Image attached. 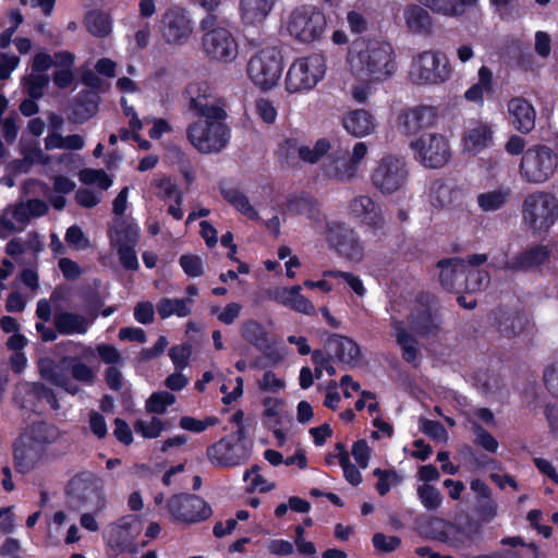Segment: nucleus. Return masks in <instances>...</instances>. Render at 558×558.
<instances>
[{"label": "nucleus", "mask_w": 558, "mask_h": 558, "mask_svg": "<svg viewBox=\"0 0 558 558\" xmlns=\"http://www.w3.org/2000/svg\"><path fill=\"white\" fill-rule=\"evenodd\" d=\"M331 149L330 141L323 137L317 140L313 146L301 145L299 158L304 162L317 163Z\"/></svg>", "instance_id": "obj_45"}, {"label": "nucleus", "mask_w": 558, "mask_h": 558, "mask_svg": "<svg viewBox=\"0 0 558 558\" xmlns=\"http://www.w3.org/2000/svg\"><path fill=\"white\" fill-rule=\"evenodd\" d=\"M478 81L468 88L464 97L468 101L483 105L484 94L493 90V72L487 66L483 65L478 69Z\"/></svg>", "instance_id": "obj_39"}, {"label": "nucleus", "mask_w": 558, "mask_h": 558, "mask_svg": "<svg viewBox=\"0 0 558 558\" xmlns=\"http://www.w3.org/2000/svg\"><path fill=\"white\" fill-rule=\"evenodd\" d=\"M326 238L342 256L354 262L362 259L363 245L357 233L347 223L337 220L328 221Z\"/></svg>", "instance_id": "obj_17"}, {"label": "nucleus", "mask_w": 558, "mask_h": 558, "mask_svg": "<svg viewBox=\"0 0 558 558\" xmlns=\"http://www.w3.org/2000/svg\"><path fill=\"white\" fill-rule=\"evenodd\" d=\"M459 197V192L451 185L434 182L429 189V202L438 209L449 208Z\"/></svg>", "instance_id": "obj_41"}, {"label": "nucleus", "mask_w": 558, "mask_h": 558, "mask_svg": "<svg viewBox=\"0 0 558 558\" xmlns=\"http://www.w3.org/2000/svg\"><path fill=\"white\" fill-rule=\"evenodd\" d=\"M347 209L350 217L361 220L375 234L386 227V218L381 206L369 195L354 196L349 201Z\"/></svg>", "instance_id": "obj_19"}, {"label": "nucleus", "mask_w": 558, "mask_h": 558, "mask_svg": "<svg viewBox=\"0 0 558 558\" xmlns=\"http://www.w3.org/2000/svg\"><path fill=\"white\" fill-rule=\"evenodd\" d=\"M287 211L293 216H305L313 223H319L323 215L318 204L307 195H294L288 198Z\"/></svg>", "instance_id": "obj_31"}, {"label": "nucleus", "mask_w": 558, "mask_h": 558, "mask_svg": "<svg viewBox=\"0 0 558 558\" xmlns=\"http://www.w3.org/2000/svg\"><path fill=\"white\" fill-rule=\"evenodd\" d=\"M558 154L549 146L536 144L522 155L519 173L530 184H543L556 172Z\"/></svg>", "instance_id": "obj_6"}, {"label": "nucleus", "mask_w": 558, "mask_h": 558, "mask_svg": "<svg viewBox=\"0 0 558 558\" xmlns=\"http://www.w3.org/2000/svg\"><path fill=\"white\" fill-rule=\"evenodd\" d=\"M31 217L24 204L8 208L0 218V236L5 238L15 231H22L28 223Z\"/></svg>", "instance_id": "obj_32"}, {"label": "nucleus", "mask_w": 558, "mask_h": 558, "mask_svg": "<svg viewBox=\"0 0 558 558\" xmlns=\"http://www.w3.org/2000/svg\"><path fill=\"white\" fill-rule=\"evenodd\" d=\"M81 182L84 184H97L101 190H108L112 181L107 173L99 169H84L78 174Z\"/></svg>", "instance_id": "obj_57"}, {"label": "nucleus", "mask_w": 558, "mask_h": 558, "mask_svg": "<svg viewBox=\"0 0 558 558\" xmlns=\"http://www.w3.org/2000/svg\"><path fill=\"white\" fill-rule=\"evenodd\" d=\"M350 73L361 83H381L397 70L396 56L389 43L380 40H354L348 51Z\"/></svg>", "instance_id": "obj_1"}, {"label": "nucleus", "mask_w": 558, "mask_h": 558, "mask_svg": "<svg viewBox=\"0 0 558 558\" xmlns=\"http://www.w3.org/2000/svg\"><path fill=\"white\" fill-rule=\"evenodd\" d=\"M87 31L96 37H106L112 32V20L101 11H90L85 19Z\"/></svg>", "instance_id": "obj_43"}, {"label": "nucleus", "mask_w": 558, "mask_h": 558, "mask_svg": "<svg viewBox=\"0 0 558 558\" xmlns=\"http://www.w3.org/2000/svg\"><path fill=\"white\" fill-rule=\"evenodd\" d=\"M206 456L208 461L217 468H233L246 462L251 450L244 442L243 427L209 446Z\"/></svg>", "instance_id": "obj_10"}, {"label": "nucleus", "mask_w": 558, "mask_h": 558, "mask_svg": "<svg viewBox=\"0 0 558 558\" xmlns=\"http://www.w3.org/2000/svg\"><path fill=\"white\" fill-rule=\"evenodd\" d=\"M300 286H293L290 289H283L277 295V299L286 306L306 315H314L315 307L310 300L303 296Z\"/></svg>", "instance_id": "obj_38"}, {"label": "nucleus", "mask_w": 558, "mask_h": 558, "mask_svg": "<svg viewBox=\"0 0 558 558\" xmlns=\"http://www.w3.org/2000/svg\"><path fill=\"white\" fill-rule=\"evenodd\" d=\"M175 402V397L168 391L154 392L146 401V411L162 414L167 408Z\"/></svg>", "instance_id": "obj_51"}, {"label": "nucleus", "mask_w": 558, "mask_h": 558, "mask_svg": "<svg viewBox=\"0 0 558 558\" xmlns=\"http://www.w3.org/2000/svg\"><path fill=\"white\" fill-rule=\"evenodd\" d=\"M415 159L425 168L444 167L451 157L447 138L438 133H425L411 143Z\"/></svg>", "instance_id": "obj_13"}, {"label": "nucleus", "mask_w": 558, "mask_h": 558, "mask_svg": "<svg viewBox=\"0 0 558 558\" xmlns=\"http://www.w3.org/2000/svg\"><path fill=\"white\" fill-rule=\"evenodd\" d=\"M29 438L37 445H50L60 437L59 429L44 422H38L29 427Z\"/></svg>", "instance_id": "obj_46"}, {"label": "nucleus", "mask_w": 558, "mask_h": 558, "mask_svg": "<svg viewBox=\"0 0 558 558\" xmlns=\"http://www.w3.org/2000/svg\"><path fill=\"white\" fill-rule=\"evenodd\" d=\"M193 300L187 299H169L162 298L157 303V312L162 319H166L172 315L178 317H186L191 313V306Z\"/></svg>", "instance_id": "obj_42"}, {"label": "nucleus", "mask_w": 558, "mask_h": 558, "mask_svg": "<svg viewBox=\"0 0 558 558\" xmlns=\"http://www.w3.org/2000/svg\"><path fill=\"white\" fill-rule=\"evenodd\" d=\"M373 474L378 478L376 489L380 496L388 494L391 484H398L400 482V477L395 471L375 469Z\"/></svg>", "instance_id": "obj_61"}, {"label": "nucleus", "mask_w": 558, "mask_h": 558, "mask_svg": "<svg viewBox=\"0 0 558 558\" xmlns=\"http://www.w3.org/2000/svg\"><path fill=\"white\" fill-rule=\"evenodd\" d=\"M275 0H239L241 21L246 25L263 23L272 10Z\"/></svg>", "instance_id": "obj_28"}, {"label": "nucleus", "mask_w": 558, "mask_h": 558, "mask_svg": "<svg viewBox=\"0 0 558 558\" xmlns=\"http://www.w3.org/2000/svg\"><path fill=\"white\" fill-rule=\"evenodd\" d=\"M73 485L80 492L77 496L84 506L89 507L93 511H100L105 508L101 480L90 475L88 480L75 478Z\"/></svg>", "instance_id": "obj_25"}, {"label": "nucleus", "mask_w": 558, "mask_h": 558, "mask_svg": "<svg viewBox=\"0 0 558 558\" xmlns=\"http://www.w3.org/2000/svg\"><path fill=\"white\" fill-rule=\"evenodd\" d=\"M53 325L61 335H84L90 322L84 315L61 311L54 314Z\"/></svg>", "instance_id": "obj_30"}, {"label": "nucleus", "mask_w": 558, "mask_h": 558, "mask_svg": "<svg viewBox=\"0 0 558 558\" xmlns=\"http://www.w3.org/2000/svg\"><path fill=\"white\" fill-rule=\"evenodd\" d=\"M134 429L145 438H157L163 429V424L157 417L149 421L138 420L134 423Z\"/></svg>", "instance_id": "obj_58"}, {"label": "nucleus", "mask_w": 558, "mask_h": 558, "mask_svg": "<svg viewBox=\"0 0 558 558\" xmlns=\"http://www.w3.org/2000/svg\"><path fill=\"white\" fill-rule=\"evenodd\" d=\"M300 146L298 142L293 138H287L282 141L278 148V156L281 159V162H284L287 166H291L295 157L299 156Z\"/></svg>", "instance_id": "obj_64"}, {"label": "nucleus", "mask_w": 558, "mask_h": 558, "mask_svg": "<svg viewBox=\"0 0 558 558\" xmlns=\"http://www.w3.org/2000/svg\"><path fill=\"white\" fill-rule=\"evenodd\" d=\"M264 423L268 427H278L281 425L280 409L282 401L278 398L267 397L263 400Z\"/></svg>", "instance_id": "obj_52"}, {"label": "nucleus", "mask_w": 558, "mask_h": 558, "mask_svg": "<svg viewBox=\"0 0 558 558\" xmlns=\"http://www.w3.org/2000/svg\"><path fill=\"white\" fill-rule=\"evenodd\" d=\"M507 107L512 124L519 132L527 134L535 128L536 111L525 98L513 97L508 101Z\"/></svg>", "instance_id": "obj_22"}, {"label": "nucleus", "mask_w": 558, "mask_h": 558, "mask_svg": "<svg viewBox=\"0 0 558 558\" xmlns=\"http://www.w3.org/2000/svg\"><path fill=\"white\" fill-rule=\"evenodd\" d=\"M522 219L534 232L549 230L558 220V199L547 191L527 194L522 203Z\"/></svg>", "instance_id": "obj_4"}, {"label": "nucleus", "mask_w": 558, "mask_h": 558, "mask_svg": "<svg viewBox=\"0 0 558 558\" xmlns=\"http://www.w3.org/2000/svg\"><path fill=\"white\" fill-rule=\"evenodd\" d=\"M437 118V110L432 106H416L404 110L400 116V124L408 134L432 126Z\"/></svg>", "instance_id": "obj_21"}, {"label": "nucleus", "mask_w": 558, "mask_h": 558, "mask_svg": "<svg viewBox=\"0 0 558 558\" xmlns=\"http://www.w3.org/2000/svg\"><path fill=\"white\" fill-rule=\"evenodd\" d=\"M326 349L339 362L355 366L361 357L360 347L350 338L333 335L326 341Z\"/></svg>", "instance_id": "obj_26"}, {"label": "nucleus", "mask_w": 558, "mask_h": 558, "mask_svg": "<svg viewBox=\"0 0 558 558\" xmlns=\"http://www.w3.org/2000/svg\"><path fill=\"white\" fill-rule=\"evenodd\" d=\"M549 257V250L544 245H535L517 254L512 260L506 262V271H527L543 265Z\"/></svg>", "instance_id": "obj_23"}, {"label": "nucleus", "mask_w": 558, "mask_h": 558, "mask_svg": "<svg viewBox=\"0 0 558 558\" xmlns=\"http://www.w3.org/2000/svg\"><path fill=\"white\" fill-rule=\"evenodd\" d=\"M70 373L75 380L86 386L94 385L97 379L96 372L83 362L73 363L70 366Z\"/></svg>", "instance_id": "obj_60"}, {"label": "nucleus", "mask_w": 558, "mask_h": 558, "mask_svg": "<svg viewBox=\"0 0 558 558\" xmlns=\"http://www.w3.org/2000/svg\"><path fill=\"white\" fill-rule=\"evenodd\" d=\"M14 457L16 469L23 473L32 470L39 459L38 453L33 448L17 449Z\"/></svg>", "instance_id": "obj_59"}, {"label": "nucleus", "mask_w": 558, "mask_h": 558, "mask_svg": "<svg viewBox=\"0 0 558 558\" xmlns=\"http://www.w3.org/2000/svg\"><path fill=\"white\" fill-rule=\"evenodd\" d=\"M432 11L445 16H461L466 5H475L477 0H418Z\"/></svg>", "instance_id": "obj_36"}, {"label": "nucleus", "mask_w": 558, "mask_h": 558, "mask_svg": "<svg viewBox=\"0 0 558 558\" xmlns=\"http://www.w3.org/2000/svg\"><path fill=\"white\" fill-rule=\"evenodd\" d=\"M410 75L416 84L436 85L448 81L451 70L442 52L426 50L413 59Z\"/></svg>", "instance_id": "obj_11"}, {"label": "nucleus", "mask_w": 558, "mask_h": 558, "mask_svg": "<svg viewBox=\"0 0 558 558\" xmlns=\"http://www.w3.org/2000/svg\"><path fill=\"white\" fill-rule=\"evenodd\" d=\"M489 276L482 270H466L462 288L468 292H476L488 286Z\"/></svg>", "instance_id": "obj_55"}, {"label": "nucleus", "mask_w": 558, "mask_h": 558, "mask_svg": "<svg viewBox=\"0 0 558 558\" xmlns=\"http://www.w3.org/2000/svg\"><path fill=\"white\" fill-rule=\"evenodd\" d=\"M99 97L95 93H81L74 109L76 120L83 122L92 118L98 111Z\"/></svg>", "instance_id": "obj_47"}, {"label": "nucleus", "mask_w": 558, "mask_h": 558, "mask_svg": "<svg viewBox=\"0 0 558 558\" xmlns=\"http://www.w3.org/2000/svg\"><path fill=\"white\" fill-rule=\"evenodd\" d=\"M242 305L238 302H230L225 307L213 306L210 313L223 325H232L241 315Z\"/></svg>", "instance_id": "obj_53"}, {"label": "nucleus", "mask_w": 558, "mask_h": 558, "mask_svg": "<svg viewBox=\"0 0 558 558\" xmlns=\"http://www.w3.org/2000/svg\"><path fill=\"white\" fill-rule=\"evenodd\" d=\"M476 513L483 523H490L498 514L497 501L493 497L477 501Z\"/></svg>", "instance_id": "obj_63"}, {"label": "nucleus", "mask_w": 558, "mask_h": 558, "mask_svg": "<svg viewBox=\"0 0 558 558\" xmlns=\"http://www.w3.org/2000/svg\"><path fill=\"white\" fill-rule=\"evenodd\" d=\"M282 69L280 51L275 47H266L251 57L247 75L257 87L268 90L278 83Z\"/></svg>", "instance_id": "obj_9"}, {"label": "nucleus", "mask_w": 558, "mask_h": 558, "mask_svg": "<svg viewBox=\"0 0 558 558\" xmlns=\"http://www.w3.org/2000/svg\"><path fill=\"white\" fill-rule=\"evenodd\" d=\"M367 153L368 147L364 142H356L350 155L347 149H335L322 162L320 174L338 183L351 182L357 177L360 165Z\"/></svg>", "instance_id": "obj_3"}, {"label": "nucleus", "mask_w": 558, "mask_h": 558, "mask_svg": "<svg viewBox=\"0 0 558 558\" xmlns=\"http://www.w3.org/2000/svg\"><path fill=\"white\" fill-rule=\"evenodd\" d=\"M393 335L397 343L401 348L402 359L414 366L420 364L421 352L417 348V341L408 332L402 323L392 324Z\"/></svg>", "instance_id": "obj_33"}, {"label": "nucleus", "mask_w": 558, "mask_h": 558, "mask_svg": "<svg viewBox=\"0 0 558 558\" xmlns=\"http://www.w3.org/2000/svg\"><path fill=\"white\" fill-rule=\"evenodd\" d=\"M25 390L37 399L46 400L53 410H59L60 404L51 388L40 383H28L23 386Z\"/></svg>", "instance_id": "obj_56"}, {"label": "nucleus", "mask_w": 558, "mask_h": 558, "mask_svg": "<svg viewBox=\"0 0 558 558\" xmlns=\"http://www.w3.org/2000/svg\"><path fill=\"white\" fill-rule=\"evenodd\" d=\"M417 496L423 505V507L427 510H437L442 504V495L440 490L433 485L427 483L418 485Z\"/></svg>", "instance_id": "obj_50"}, {"label": "nucleus", "mask_w": 558, "mask_h": 558, "mask_svg": "<svg viewBox=\"0 0 558 558\" xmlns=\"http://www.w3.org/2000/svg\"><path fill=\"white\" fill-rule=\"evenodd\" d=\"M223 197L240 213L253 220H258L259 216L250 204L247 197L235 189L223 190Z\"/></svg>", "instance_id": "obj_48"}, {"label": "nucleus", "mask_w": 558, "mask_h": 558, "mask_svg": "<svg viewBox=\"0 0 558 558\" xmlns=\"http://www.w3.org/2000/svg\"><path fill=\"white\" fill-rule=\"evenodd\" d=\"M155 186L157 189V196L161 199H171L174 198V201L179 204H182L183 195L178 189V186L170 181L169 178L162 177L155 180Z\"/></svg>", "instance_id": "obj_54"}, {"label": "nucleus", "mask_w": 558, "mask_h": 558, "mask_svg": "<svg viewBox=\"0 0 558 558\" xmlns=\"http://www.w3.org/2000/svg\"><path fill=\"white\" fill-rule=\"evenodd\" d=\"M215 24L214 15H208L201 22V27L205 32L202 39L204 52L211 60L232 62L239 53L238 43L229 29Z\"/></svg>", "instance_id": "obj_7"}, {"label": "nucleus", "mask_w": 558, "mask_h": 558, "mask_svg": "<svg viewBox=\"0 0 558 558\" xmlns=\"http://www.w3.org/2000/svg\"><path fill=\"white\" fill-rule=\"evenodd\" d=\"M138 236V226L125 220L117 221L110 234L114 247L136 246Z\"/></svg>", "instance_id": "obj_35"}, {"label": "nucleus", "mask_w": 558, "mask_h": 558, "mask_svg": "<svg viewBox=\"0 0 558 558\" xmlns=\"http://www.w3.org/2000/svg\"><path fill=\"white\" fill-rule=\"evenodd\" d=\"M189 111L199 118H226L225 110L215 104L206 82H193L185 89Z\"/></svg>", "instance_id": "obj_18"}, {"label": "nucleus", "mask_w": 558, "mask_h": 558, "mask_svg": "<svg viewBox=\"0 0 558 558\" xmlns=\"http://www.w3.org/2000/svg\"><path fill=\"white\" fill-rule=\"evenodd\" d=\"M490 138V129L486 124L477 123L466 132L463 138L464 149L469 153L477 154L488 145Z\"/></svg>", "instance_id": "obj_40"}, {"label": "nucleus", "mask_w": 558, "mask_h": 558, "mask_svg": "<svg viewBox=\"0 0 558 558\" xmlns=\"http://www.w3.org/2000/svg\"><path fill=\"white\" fill-rule=\"evenodd\" d=\"M49 77L46 74H32L25 78L27 94L33 99H39L44 94V88L48 85Z\"/></svg>", "instance_id": "obj_62"}, {"label": "nucleus", "mask_w": 558, "mask_h": 558, "mask_svg": "<svg viewBox=\"0 0 558 558\" xmlns=\"http://www.w3.org/2000/svg\"><path fill=\"white\" fill-rule=\"evenodd\" d=\"M409 327L421 337L436 336L440 329V322L429 310L422 308L409 316Z\"/></svg>", "instance_id": "obj_34"}, {"label": "nucleus", "mask_w": 558, "mask_h": 558, "mask_svg": "<svg viewBox=\"0 0 558 558\" xmlns=\"http://www.w3.org/2000/svg\"><path fill=\"white\" fill-rule=\"evenodd\" d=\"M239 332L246 343L253 345L265 356L272 359L269 353V350L271 349L269 332L262 323L254 318L245 319L241 324Z\"/></svg>", "instance_id": "obj_24"}, {"label": "nucleus", "mask_w": 558, "mask_h": 558, "mask_svg": "<svg viewBox=\"0 0 558 558\" xmlns=\"http://www.w3.org/2000/svg\"><path fill=\"white\" fill-rule=\"evenodd\" d=\"M424 533L433 539L450 544L454 547H462L472 541L460 525L441 518H432L427 521Z\"/></svg>", "instance_id": "obj_20"}, {"label": "nucleus", "mask_w": 558, "mask_h": 558, "mask_svg": "<svg viewBox=\"0 0 558 558\" xmlns=\"http://www.w3.org/2000/svg\"><path fill=\"white\" fill-rule=\"evenodd\" d=\"M194 31L190 12L179 5L170 7L161 17V38L171 47H182L189 43Z\"/></svg>", "instance_id": "obj_14"}, {"label": "nucleus", "mask_w": 558, "mask_h": 558, "mask_svg": "<svg viewBox=\"0 0 558 558\" xmlns=\"http://www.w3.org/2000/svg\"><path fill=\"white\" fill-rule=\"evenodd\" d=\"M283 29L300 44H313L320 40L327 29L326 16L313 4H301L289 12Z\"/></svg>", "instance_id": "obj_2"}, {"label": "nucleus", "mask_w": 558, "mask_h": 558, "mask_svg": "<svg viewBox=\"0 0 558 558\" xmlns=\"http://www.w3.org/2000/svg\"><path fill=\"white\" fill-rule=\"evenodd\" d=\"M225 118H201L187 126L190 143L202 154L221 151L230 140Z\"/></svg>", "instance_id": "obj_5"}, {"label": "nucleus", "mask_w": 558, "mask_h": 558, "mask_svg": "<svg viewBox=\"0 0 558 558\" xmlns=\"http://www.w3.org/2000/svg\"><path fill=\"white\" fill-rule=\"evenodd\" d=\"M375 118L364 109L350 111L343 118L345 131L354 137H364L374 133L376 129Z\"/></svg>", "instance_id": "obj_29"}, {"label": "nucleus", "mask_w": 558, "mask_h": 558, "mask_svg": "<svg viewBox=\"0 0 558 558\" xmlns=\"http://www.w3.org/2000/svg\"><path fill=\"white\" fill-rule=\"evenodd\" d=\"M338 450V463L343 470L345 480L353 486L359 485L362 482V475L360 471L351 463L350 457L345 447L342 442L336 444Z\"/></svg>", "instance_id": "obj_49"}, {"label": "nucleus", "mask_w": 558, "mask_h": 558, "mask_svg": "<svg viewBox=\"0 0 558 558\" xmlns=\"http://www.w3.org/2000/svg\"><path fill=\"white\" fill-rule=\"evenodd\" d=\"M409 179V169L403 158L392 155L381 158L372 173V184L384 195L402 191Z\"/></svg>", "instance_id": "obj_12"}, {"label": "nucleus", "mask_w": 558, "mask_h": 558, "mask_svg": "<svg viewBox=\"0 0 558 558\" xmlns=\"http://www.w3.org/2000/svg\"><path fill=\"white\" fill-rule=\"evenodd\" d=\"M167 508L172 519L185 524H195L211 515L210 506L201 497L191 494H178L169 498Z\"/></svg>", "instance_id": "obj_15"}, {"label": "nucleus", "mask_w": 558, "mask_h": 558, "mask_svg": "<svg viewBox=\"0 0 558 558\" xmlns=\"http://www.w3.org/2000/svg\"><path fill=\"white\" fill-rule=\"evenodd\" d=\"M510 194L509 189H498L481 193L477 196V204L484 211H495L500 209L508 202Z\"/></svg>", "instance_id": "obj_44"}, {"label": "nucleus", "mask_w": 558, "mask_h": 558, "mask_svg": "<svg viewBox=\"0 0 558 558\" xmlns=\"http://www.w3.org/2000/svg\"><path fill=\"white\" fill-rule=\"evenodd\" d=\"M403 16L407 27L414 34L428 33L432 29L433 23L429 13L418 5L407 7Z\"/></svg>", "instance_id": "obj_37"}, {"label": "nucleus", "mask_w": 558, "mask_h": 558, "mask_svg": "<svg viewBox=\"0 0 558 558\" xmlns=\"http://www.w3.org/2000/svg\"><path fill=\"white\" fill-rule=\"evenodd\" d=\"M141 533V524L133 515H126L119 519L116 523L111 524L106 542L108 551L112 556H118L121 553H136L137 548L135 539Z\"/></svg>", "instance_id": "obj_16"}, {"label": "nucleus", "mask_w": 558, "mask_h": 558, "mask_svg": "<svg viewBox=\"0 0 558 558\" xmlns=\"http://www.w3.org/2000/svg\"><path fill=\"white\" fill-rule=\"evenodd\" d=\"M326 73V60L322 54H311L296 59L289 68L284 85L290 94L314 88Z\"/></svg>", "instance_id": "obj_8"}, {"label": "nucleus", "mask_w": 558, "mask_h": 558, "mask_svg": "<svg viewBox=\"0 0 558 558\" xmlns=\"http://www.w3.org/2000/svg\"><path fill=\"white\" fill-rule=\"evenodd\" d=\"M440 284L448 291L460 290L466 272L465 260L449 258L438 262Z\"/></svg>", "instance_id": "obj_27"}]
</instances>
